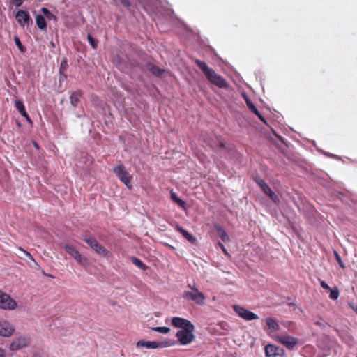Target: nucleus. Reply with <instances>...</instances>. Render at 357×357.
I'll return each mask as SVG.
<instances>
[{
    "label": "nucleus",
    "instance_id": "obj_24",
    "mask_svg": "<svg viewBox=\"0 0 357 357\" xmlns=\"http://www.w3.org/2000/svg\"><path fill=\"white\" fill-rule=\"evenodd\" d=\"M81 96H82V93L80 91H75L71 94V96L70 97V100L71 105L73 107L77 106V105L79 102V98L81 97Z\"/></svg>",
    "mask_w": 357,
    "mask_h": 357
},
{
    "label": "nucleus",
    "instance_id": "obj_39",
    "mask_svg": "<svg viewBox=\"0 0 357 357\" xmlns=\"http://www.w3.org/2000/svg\"><path fill=\"white\" fill-rule=\"evenodd\" d=\"M335 257H336V259L337 260V261H338V263H339L340 266L342 268H344V264H343V262H342V259H341V258H340V255H339L337 252H335Z\"/></svg>",
    "mask_w": 357,
    "mask_h": 357
},
{
    "label": "nucleus",
    "instance_id": "obj_14",
    "mask_svg": "<svg viewBox=\"0 0 357 357\" xmlns=\"http://www.w3.org/2000/svg\"><path fill=\"white\" fill-rule=\"evenodd\" d=\"M29 338L20 337L14 340L10 344V349L11 351H17L22 348L26 347L29 344Z\"/></svg>",
    "mask_w": 357,
    "mask_h": 357
},
{
    "label": "nucleus",
    "instance_id": "obj_21",
    "mask_svg": "<svg viewBox=\"0 0 357 357\" xmlns=\"http://www.w3.org/2000/svg\"><path fill=\"white\" fill-rule=\"evenodd\" d=\"M255 181L266 195L271 192V188L266 184V183L263 179L260 178H255Z\"/></svg>",
    "mask_w": 357,
    "mask_h": 357
},
{
    "label": "nucleus",
    "instance_id": "obj_26",
    "mask_svg": "<svg viewBox=\"0 0 357 357\" xmlns=\"http://www.w3.org/2000/svg\"><path fill=\"white\" fill-rule=\"evenodd\" d=\"M64 248L66 251L73 258H75L79 254V252L73 245L66 244L64 246Z\"/></svg>",
    "mask_w": 357,
    "mask_h": 357
},
{
    "label": "nucleus",
    "instance_id": "obj_10",
    "mask_svg": "<svg viewBox=\"0 0 357 357\" xmlns=\"http://www.w3.org/2000/svg\"><path fill=\"white\" fill-rule=\"evenodd\" d=\"M137 347H145L146 349H158L163 348L169 346L167 342H155V341H146L144 340H139L137 342Z\"/></svg>",
    "mask_w": 357,
    "mask_h": 357
},
{
    "label": "nucleus",
    "instance_id": "obj_34",
    "mask_svg": "<svg viewBox=\"0 0 357 357\" xmlns=\"http://www.w3.org/2000/svg\"><path fill=\"white\" fill-rule=\"evenodd\" d=\"M20 250H21L22 252H24V254L31 261H33V262H36L35 259H33V256L31 255V253H29V252L24 250V249H22V248H19Z\"/></svg>",
    "mask_w": 357,
    "mask_h": 357
},
{
    "label": "nucleus",
    "instance_id": "obj_18",
    "mask_svg": "<svg viewBox=\"0 0 357 357\" xmlns=\"http://www.w3.org/2000/svg\"><path fill=\"white\" fill-rule=\"evenodd\" d=\"M68 67V60L66 58H63L62 59L60 66H59V73H60L61 79H66L67 78L66 72L67 70Z\"/></svg>",
    "mask_w": 357,
    "mask_h": 357
},
{
    "label": "nucleus",
    "instance_id": "obj_40",
    "mask_svg": "<svg viewBox=\"0 0 357 357\" xmlns=\"http://www.w3.org/2000/svg\"><path fill=\"white\" fill-rule=\"evenodd\" d=\"M45 17H46L47 20H54V21H55V22H56V20H57L56 17L54 15H53L52 13H50L48 15H47Z\"/></svg>",
    "mask_w": 357,
    "mask_h": 357
},
{
    "label": "nucleus",
    "instance_id": "obj_37",
    "mask_svg": "<svg viewBox=\"0 0 357 357\" xmlns=\"http://www.w3.org/2000/svg\"><path fill=\"white\" fill-rule=\"evenodd\" d=\"M319 281H320V285L323 289L328 290V291H330L331 289L330 288V287L324 281L321 280L320 279H319Z\"/></svg>",
    "mask_w": 357,
    "mask_h": 357
},
{
    "label": "nucleus",
    "instance_id": "obj_35",
    "mask_svg": "<svg viewBox=\"0 0 357 357\" xmlns=\"http://www.w3.org/2000/svg\"><path fill=\"white\" fill-rule=\"evenodd\" d=\"M23 2V0H10V3L17 7L21 6Z\"/></svg>",
    "mask_w": 357,
    "mask_h": 357
},
{
    "label": "nucleus",
    "instance_id": "obj_32",
    "mask_svg": "<svg viewBox=\"0 0 357 357\" xmlns=\"http://www.w3.org/2000/svg\"><path fill=\"white\" fill-rule=\"evenodd\" d=\"M267 195L271 199L272 201H273L275 203H277L279 202V198L278 195L274 193L272 190L271 192H268Z\"/></svg>",
    "mask_w": 357,
    "mask_h": 357
},
{
    "label": "nucleus",
    "instance_id": "obj_12",
    "mask_svg": "<svg viewBox=\"0 0 357 357\" xmlns=\"http://www.w3.org/2000/svg\"><path fill=\"white\" fill-rule=\"evenodd\" d=\"M13 326L8 321L0 319V335L10 337L14 333Z\"/></svg>",
    "mask_w": 357,
    "mask_h": 357
},
{
    "label": "nucleus",
    "instance_id": "obj_4",
    "mask_svg": "<svg viewBox=\"0 0 357 357\" xmlns=\"http://www.w3.org/2000/svg\"><path fill=\"white\" fill-rule=\"evenodd\" d=\"M114 172L120 179V181L127 186V188L129 189L132 188L131 185L132 176L128 173L123 164H120L115 167L114 169Z\"/></svg>",
    "mask_w": 357,
    "mask_h": 357
},
{
    "label": "nucleus",
    "instance_id": "obj_15",
    "mask_svg": "<svg viewBox=\"0 0 357 357\" xmlns=\"http://www.w3.org/2000/svg\"><path fill=\"white\" fill-rule=\"evenodd\" d=\"M243 97L249 109L252 111L260 119L261 121H262L265 124H267V122L264 117L261 115V114L259 112V111L257 109L255 105L252 102L248 96L245 93H243Z\"/></svg>",
    "mask_w": 357,
    "mask_h": 357
},
{
    "label": "nucleus",
    "instance_id": "obj_29",
    "mask_svg": "<svg viewBox=\"0 0 357 357\" xmlns=\"http://www.w3.org/2000/svg\"><path fill=\"white\" fill-rule=\"evenodd\" d=\"M14 41L18 49L21 52H25L26 48L24 47V45L22 44L20 38L17 36L14 37Z\"/></svg>",
    "mask_w": 357,
    "mask_h": 357
},
{
    "label": "nucleus",
    "instance_id": "obj_23",
    "mask_svg": "<svg viewBox=\"0 0 357 357\" xmlns=\"http://www.w3.org/2000/svg\"><path fill=\"white\" fill-rule=\"evenodd\" d=\"M266 324L268 328L271 330V331H275L280 328V326L278 322L271 317H268L266 319Z\"/></svg>",
    "mask_w": 357,
    "mask_h": 357
},
{
    "label": "nucleus",
    "instance_id": "obj_2",
    "mask_svg": "<svg viewBox=\"0 0 357 357\" xmlns=\"http://www.w3.org/2000/svg\"><path fill=\"white\" fill-rule=\"evenodd\" d=\"M84 241L87 243L91 249H93L97 254L104 257H108L109 252L102 245H101L98 241L90 234H84L83 236Z\"/></svg>",
    "mask_w": 357,
    "mask_h": 357
},
{
    "label": "nucleus",
    "instance_id": "obj_36",
    "mask_svg": "<svg viewBox=\"0 0 357 357\" xmlns=\"http://www.w3.org/2000/svg\"><path fill=\"white\" fill-rule=\"evenodd\" d=\"M319 281H320V285L323 289L328 290V291H330L331 289L330 288V287L324 281L321 280L320 279H319Z\"/></svg>",
    "mask_w": 357,
    "mask_h": 357
},
{
    "label": "nucleus",
    "instance_id": "obj_19",
    "mask_svg": "<svg viewBox=\"0 0 357 357\" xmlns=\"http://www.w3.org/2000/svg\"><path fill=\"white\" fill-rule=\"evenodd\" d=\"M147 68L156 77H160L165 71L164 69L160 68L158 66L153 63H149L147 65Z\"/></svg>",
    "mask_w": 357,
    "mask_h": 357
},
{
    "label": "nucleus",
    "instance_id": "obj_28",
    "mask_svg": "<svg viewBox=\"0 0 357 357\" xmlns=\"http://www.w3.org/2000/svg\"><path fill=\"white\" fill-rule=\"evenodd\" d=\"M329 298L332 300H337L340 296V291L337 287L331 289L330 291Z\"/></svg>",
    "mask_w": 357,
    "mask_h": 357
},
{
    "label": "nucleus",
    "instance_id": "obj_1",
    "mask_svg": "<svg viewBox=\"0 0 357 357\" xmlns=\"http://www.w3.org/2000/svg\"><path fill=\"white\" fill-rule=\"evenodd\" d=\"M195 62L211 83L220 89L228 88L229 84L225 79L217 74L213 69L209 68L204 61L196 59Z\"/></svg>",
    "mask_w": 357,
    "mask_h": 357
},
{
    "label": "nucleus",
    "instance_id": "obj_27",
    "mask_svg": "<svg viewBox=\"0 0 357 357\" xmlns=\"http://www.w3.org/2000/svg\"><path fill=\"white\" fill-rule=\"evenodd\" d=\"M131 261L136 266L143 271H146L148 268V266L136 257H132Z\"/></svg>",
    "mask_w": 357,
    "mask_h": 357
},
{
    "label": "nucleus",
    "instance_id": "obj_3",
    "mask_svg": "<svg viewBox=\"0 0 357 357\" xmlns=\"http://www.w3.org/2000/svg\"><path fill=\"white\" fill-rule=\"evenodd\" d=\"M188 287L192 289L191 291H185L183 293V297L187 299H190L193 301L195 303L198 305H203L204 303V301L206 297L204 294L199 291L197 288L191 284H188Z\"/></svg>",
    "mask_w": 357,
    "mask_h": 357
},
{
    "label": "nucleus",
    "instance_id": "obj_6",
    "mask_svg": "<svg viewBox=\"0 0 357 357\" xmlns=\"http://www.w3.org/2000/svg\"><path fill=\"white\" fill-rule=\"evenodd\" d=\"M17 306V302L10 295L0 291V309L13 310Z\"/></svg>",
    "mask_w": 357,
    "mask_h": 357
},
{
    "label": "nucleus",
    "instance_id": "obj_9",
    "mask_svg": "<svg viewBox=\"0 0 357 357\" xmlns=\"http://www.w3.org/2000/svg\"><path fill=\"white\" fill-rule=\"evenodd\" d=\"M265 354L266 357H284V350L273 344H268L265 347Z\"/></svg>",
    "mask_w": 357,
    "mask_h": 357
},
{
    "label": "nucleus",
    "instance_id": "obj_41",
    "mask_svg": "<svg viewBox=\"0 0 357 357\" xmlns=\"http://www.w3.org/2000/svg\"><path fill=\"white\" fill-rule=\"evenodd\" d=\"M120 1H121V4L125 7L128 8L131 5L130 2L128 0H120Z\"/></svg>",
    "mask_w": 357,
    "mask_h": 357
},
{
    "label": "nucleus",
    "instance_id": "obj_33",
    "mask_svg": "<svg viewBox=\"0 0 357 357\" xmlns=\"http://www.w3.org/2000/svg\"><path fill=\"white\" fill-rule=\"evenodd\" d=\"M20 250H21L22 252H24V254L31 261H33V262H36L35 259H33V256L31 255V253H29V252L24 250V249H22V248H19Z\"/></svg>",
    "mask_w": 357,
    "mask_h": 357
},
{
    "label": "nucleus",
    "instance_id": "obj_11",
    "mask_svg": "<svg viewBox=\"0 0 357 357\" xmlns=\"http://www.w3.org/2000/svg\"><path fill=\"white\" fill-rule=\"evenodd\" d=\"M277 340L289 349H294L298 343L297 338L287 335H278Z\"/></svg>",
    "mask_w": 357,
    "mask_h": 357
},
{
    "label": "nucleus",
    "instance_id": "obj_17",
    "mask_svg": "<svg viewBox=\"0 0 357 357\" xmlns=\"http://www.w3.org/2000/svg\"><path fill=\"white\" fill-rule=\"evenodd\" d=\"M15 107L19 111L20 114L24 116L29 122H31V118L29 117V114H27L23 102L20 100H16L15 101Z\"/></svg>",
    "mask_w": 357,
    "mask_h": 357
},
{
    "label": "nucleus",
    "instance_id": "obj_8",
    "mask_svg": "<svg viewBox=\"0 0 357 357\" xmlns=\"http://www.w3.org/2000/svg\"><path fill=\"white\" fill-rule=\"evenodd\" d=\"M15 19L22 27H29L33 24V20L28 11L19 10L15 14Z\"/></svg>",
    "mask_w": 357,
    "mask_h": 357
},
{
    "label": "nucleus",
    "instance_id": "obj_46",
    "mask_svg": "<svg viewBox=\"0 0 357 357\" xmlns=\"http://www.w3.org/2000/svg\"><path fill=\"white\" fill-rule=\"evenodd\" d=\"M0 357H4V351L0 349Z\"/></svg>",
    "mask_w": 357,
    "mask_h": 357
},
{
    "label": "nucleus",
    "instance_id": "obj_45",
    "mask_svg": "<svg viewBox=\"0 0 357 357\" xmlns=\"http://www.w3.org/2000/svg\"><path fill=\"white\" fill-rule=\"evenodd\" d=\"M171 198L174 202H175V200H176V199L178 197L174 192H171Z\"/></svg>",
    "mask_w": 357,
    "mask_h": 357
},
{
    "label": "nucleus",
    "instance_id": "obj_30",
    "mask_svg": "<svg viewBox=\"0 0 357 357\" xmlns=\"http://www.w3.org/2000/svg\"><path fill=\"white\" fill-rule=\"evenodd\" d=\"M87 39L92 47L96 49L98 46V40L93 38L91 34H88Z\"/></svg>",
    "mask_w": 357,
    "mask_h": 357
},
{
    "label": "nucleus",
    "instance_id": "obj_7",
    "mask_svg": "<svg viewBox=\"0 0 357 357\" xmlns=\"http://www.w3.org/2000/svg\"><path fill=\"white\" fill-rule=\"evenodd\" d=\"M233 309L234 312L242 319L245 321H252L255 319H258L259 317L255 314L254 312L245 309V307L234 305L233 306Z\"/></svg>",
    "mask_w": 357,
    "mask_h": 357
},
{
    "label": "nucleus",
    "instance_id": "obj_22",
    "mask_svg": "<svg viewBox=\"0 0 357 357\" xmlns=\"http://www.w3.org/2000/svg\"><path fill=\"white\" fill-rule=\"evenodd\" d=\"M215 228L216 229V231H217L218 234L219 235L220 238L224 242L229 241V236L227 235V232L225 231V229L221 226H220V225H215Z\"/></svg>",
    "mask_w": 357,
    "mask_h": 357
},
{
    "label": "nucleus",
    "instance_id": "obj_44",
    "mask_svg": "<svg viewBox=\"0 0 357 357\" xmlns=\"http://www.w3.org/2000/svg\"><path fill=\"white\" fill-rule=\"evenodd\" d=\"M41 11L45 17L51 13L47 8L44 7L41 8Z\"/></svg>",
    "mask_w": 357,
    "mask_h": 357
},
{
    "label": "nucleus",
    "instance_id": "obj_25",
    "mask_svg": "<svg viewBox=\"0 0 357 357\" xmlns=\"http://www.w3.org/2000/svg\"><path fill=\"white\" fill-rule=\"evenodd\" d=\"M74 259L81 266L84 268H86L89 266V263L88 259L80 253Z\"/></svg>",
    "mask_w": 357,
    "mask_h": 357
},
{
    "label": "nucleus",
    "instance_id": "obj_5",
    "mask_svg": "<svg viewBox=\"0 0 357 357\" xmlns=\"http://www.w3.org/2000/svg\"><path fill=\"white\" fill-rule=\"evenodd\" d=\"M194 331L195 326H193V328H188L178 331L176 333V336L178 338L179 343L182 345L190 344L195 339V335L193 334Z\"/></svg>",
    "mask_w": 357,
    "mask_h": 357
},
{
    "label": "nucleus",
    "instance_id": "obj_42",
    "mask_svg": "<svg viewBox=\"0 0 357 357\" xmlns=\"http://www.w3.org/2000/svg\"><path fill=\"white\" fill-rule=\"evenodd\" d=\"M218 245L221 248V250L225 255H228L227 250H226L225 247L221 242H218Z\"/></svg>",
    "mask_w": 357,
    "mask_h": 357
},
{
    "label": "nucleus",
    "instance_id": "obj_43",
    "mask_svg": "<svg viewBox=\"0 0 357 357\" xmlns=\"http://www.w3.org/2000/svg\"><path fill=\"white\" fill-rule=\"evenodd\" d=\"M41 11L45 17L51 13L47 8L44 7L41 8Z\"/></svg>",
    "mask_w": 357,
    "mask_h": 357
},
{
    "label": "nucleus",
    "instance_id": "obj_20",
    "mask_svg": "<svg viewBox=\"0 0 357 357\" xmlns=\"http://www.w3.org/2000/svg\"><path fill=\"white\" fill-rule=\"evenodd\" d=\"M36 23L38 29L40 30H45L47 28V23L45 18L43 15L38 14L36 16Z\"/></svg>",
    "mask_w": 357,
    "mask_h": 357
},
{
    "label": "nucleus",
    "instance_id": "obj_16",
    "mask_svg": "<svg viewBox=\"0 0 357 357\" xmlns=\"http://www.w3.org/2000/svg\"><path fill=\"white\" fill-rule=\"evenodd\" d=\"M176 231L181 233L184 238H185L190 243L192 244H195L197 242V239L192 234H189L186 230H185L182 227L179 225H176Z\"/></svg>",
    "mask_w": 357,
    "mask_h": 357
},
{
    "label": "nucleus",
    "instance_id": "obj_38",
    "mask_svg": "<svg viewBox=\"0 0 357 357\" xmlns=\"http://www.w3.org/2000/svg\"><path fill=\"white\" fill-rule=\"evenodd\" d=\"M174 202H176L181 208H184L185 206V202L180 198L176 199Z\"/></svg>",
    "mask_w": 357,
    "mask_h": 357
},
{
    "label": "nucleus",
    "instance_id": "obj_31",
    "mask_svg": "<svg viewBox=\"0 0 357 357\" xmlns=\"http://www.w3.org/2000/svg\"><path fill=\"white\" fill-rule=\"evenodd\" d=\"M153 330L155 331L161 333H165V334L168 333L170 331V328L168 327H166V326L155 327V328H153Z\"/></svg>",
    "mask_w": 357,
    "mask_h": 357
},
{
    "label": "nucleus",
    "instance_id": "obj_13",
    "mask_svg": "<svg viewBox=\"0 0 357 357\" xmlns=\"http://www.w3.org/2000/svg\"><path fill=\"white\" fill-rule=\"evenodd\" d=\"M172 325L175 328H181V330H184L185 328H193L194 325L188 319L175 317L172 319Z\"/></svg>",
    "mask_w": 357,
    "mask_h": 357
}]
</instances>
